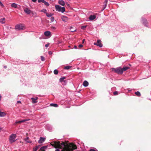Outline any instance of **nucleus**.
Here are the masks:
<instances>
[{
    "mask_svg": "<svg viewBox=\"0 0 151 151\" xmlns=\"http://www.w3.org/2000/svg\"><path fill=\"white\" fill-rule=\"evenodd\" d=\"M56 148H63V151H73L77 149L76 146L73 143H70L69 145H66L64 142H55Z\"/></svg>",
    "mask_w": 151,
    "mask_h": 151,
    "instance_id": "f257e3e1",
    "label": "nucleus"
},
{
    "mask_svg": "<svg viewBox=\"0 0 151 151\" xmlns=\"http://www.w3.org/2000/svg\"><path fill=\"white\" fill-rule=\"evenodd\" d=\"M112 71L114 72L115 73L118 74H122V68L119 67L116 68H112Z\"/></svg>",
    "mask_w": 151,
    "mask_h": 151,
    "instance_id": "f03ea898",
    "label": "nucleus"
},
{
    "mask_svg": "<svg viewBox=\"0 0 151 151\" xmlns=\"http://www.w3.org/2000/svg\"><path fill=\"white\" fill-rule=\"evenodd\" d=\"M16 134H12L9 137V141L10 143H12L15 142L17 140L16 139Z\"/></svg>",
    "mask_w": 151,
    "mask_h": 151,
    "instance_id": "7ed1b4c3",
    "label": "nucleus"
},
{
    "mask_svg": "<svg viewBox=\"0 0 151 151\" xmlns=\"http://www.w3.org/2000/svg\"><path fill=\"white\" fill-rule=\"evenodd\" d=\"M55 8L56 11L61 12L62 13H63L65 11V9L64 7H61L59 5H55Z\"/></svg>",
    "mask_w": 151,
    "mask_h": 151,
    "instance_id": "20e7f679",
    "label": "nucleus"
},
{
    "mask_svg": "<svg viewBox=\"0 0 151 151\" xmlns=\"http://www.w3.org/2000/svg\"><path fill=\"white\" fill-rule=\"evenodd\" d=\"M24 29V25L22 24H17L15 26V29L17 30H21Z\"/></svg>",
    "mask_w": 151,
    "mask_h": 151,
    "instance_id": "39448f33",
    "label": "nucleus"
},
{
    "mask_svg": "<svg viewBox=\"0 0 151 151\" xmlns=\"http://www.w3.org/2000/svg\"><path fill=\"white\" fill-rule=\"evenodd\" d=\"M95 45L99 46L100 47H101L103 46V44L101 43V41L100 40H97L96 43H95Z\"/></svg>",
    "mask_w": 151,
    "mask_h": 151,
    "instance_id": "423d86ee",
    "label": "nucleus"
},
{
    "mask_svg": "<svg viewBox=\"0 0 151 151\" xmlns=\"http://www.w3.org/2000/svg\"><path fill=\"white\" fill-rule=\"evenodd\" d=\"M46 138L40 137L39 140L38 141V142L40 144H41L43 143L45 140Z\"/></svg>",
    "mask_w": 151,
    "mask_h": 151,
    "instance_id": "0eeeda50",
    "label": "nucleus"
},
{
    "mask_svg": "<svg viewBox=\"0 0 151 151\" xmlns=\"http://www.w3.org/2000/svg\"><path fill=\"white\" fill-rule=\"evenodd\" d=\"M38 98L37 97H35L34 98L32 97L31 98V99L32 100V102L33 104H35L37 102V101Z\"/></svg>",
    "mask_w": 151,
    "mask_h": 151,
    "instance_id": "6e6552de",
    "label": "nucleus"
},
{
    "mask_svg": "<svg viewBox=\"0 0 151 151\" xmlns=\"http://www.w3.org/2000/svg\"><path fill=\"white\" fill-rule=\"evenodd\" d=\"M24 11L27 14H29L31 13V10L28 8H26L24 9Z\"/></svg>",
    "mask_w": 151,
    "mask_h": 151,
    "instance_id": "1a4fd4ad",
    "label": "nucleus"
},
{
    "mask_svg": "<svg viewBox=\"0 0 151 151\" xmlns=\"http://www.w3.org/2000/svg\"><path fill=\"white\" fill-rule=\"evenodd\" d=\"M61 19L63 21L65 22H67L68 20V17L65 16H63L61 17Z\"/></svg>",
    "mask_w": 151,
    "mask_h": 151,
    "instance_id": "9d476101",
    "label": "nucleus"
},
{
    "mask_svg": "<svg viewBox=\"0 0 151 151\" xmlns=\"http://www.w3.org/2000/svg\"><path fill=\"white\" fill-rule=\"evenodd\" d=\"M129 68V67L126 66H124L122 68V73H123L124 71Z\"/></svg>",
    "mask_w": 151,
    "mask_h": 151,
    "instance_id": "9b49d317",
    "label": "nucleus"
},
{
    "mask_svg": "<svg viewBox=\"0 0 151 151\" xmlns=\"http://www.w3.org/2000/svg\"><path fill=\"white\" fill-rule=\"evenodd\" d=\"M51 32L49 31H46L44 32V35L47 37H48L50 35Z\"/></svg>",
    "mask_w": 151,
    "mask_h": 151,
    "instance_id": "f8f14e48",
    "label": "nucleus"
},
{
    "mask_svg": "<svg viewBox=\"0 0 151 151\" xmlns=\"http://www.w3.org/2000/svg\"><path fill=\"white\" fill-rule=\"evenodd\" d=\"M83 85L84 87H87L88 85V83L86 81H84L83 82Z\"/></svg>",
    "mask_w": 151,
    "mask_h": 151,
    "instance_id": "ddd939ff",
    "label": "nucleus"
},
{
    "mask_svg": "<svg viewBox=\"0 0 151 151\" xmlns=\"http://www.w3.org/2000/svg\"><path fill=\"white\" fill-rule=\"evenodd\" d=\"M47 147L46 146H44L41 147L40 150L39 151H45V149H46Z\"/></svg>",
    "mask_w": 151,
    "mask_h": 151,
    "instance_id": "4468645a",
    "label": "nucleus"
},
{
    "mask_svg": "<svg viewBox=\"0 0 151 151\" xmlns=\"http://www.w3.org/2000/svg\"><path fill=\"white\" fill-rule=\"evenodd\" d=\"M38 3H40L41 2H42L43 3H44L45 5L47 6H48L49 5V3L45 1H38Z\"/></svg>",
    "mask_w": 151,
    "mask_h": 151,
    "instance_id": "2eb2a0df",
    "label": "nucleus"
},
{
    "mask_svg": "<svg viewBox=\"0 0 151 151\" xmlns=\"http://www.w3.org/2000/svg\"><path fill=\"white\" fill-rule=\"evenodd\" d=\"M5 20V18L0 19V22L2 24H4L5 23V22L4 21Z\"/></svg>",
    "mask_w": 151,
    "mask_h": 151,
    "instance_id": "dca6fc26",
    "label": "nucleus"
},
{
    "mask_svg": "<svg viewBox=\"0 0 151 151\" xmlns=\"http://www.w3.org/2000/svg\"><path fill=\"white\" fill-rule=\"evenodd\" d=\"M107 3V1H104V5L103 6H104V7L103 8V9H102V11H103L105 9V8H106Z\"/></svg>",
    "mask_w": 151,
    "mask_h": 151,
    "instance_id": "f3484780",
    "label": "nucleus"
},
{
    "mask_svg": "<svg viewBox=\"0 0 151 151\" xmlns=\"http://www.w3.org/2000/svg\"><path fill=\"white\" fill-rule=\"evenodd\" d=\"M11 6L12 7L14 8H17V4L15 3H12L11 5Z\"/></svg>",
    "mask_w": 151,
    "mask_h": 151,
    "instance_id": "a211bd4d",
    "label": "nucleus"
},
{
    "mask_svg": "<svg viewBox=\"0 0 151 151\" xmlns=\"http://www.w3.org/2000/svg\"><path fill=\"white\" fill-rule=\"evenodd\" d=\"M40 145L36 146L33 148V151H36L39 147Z\"/></svg>",
    "mask_w": 151,
    "mask_h": 151,
    "instance_id": "6ab92c4d",
    "label": "nucleus"
},
{
    "mask_svg": "<svg viewBox=\"0 0 151 151\" xmlns=\"http://www.w3.org/2000/svg\"><path fill=\"white\" fill-rule=\"evenodd\" d=\"M59 3L62 6H64L65 4L64 1H59Z\"/></svg>",
    "mask_w": 151,
    "mask_h": 151,
    "instance_id": "aec40b11",
    "label": "nucleus"
},
{
    "mask_svg": "<svg viewBox=\"0 0 151 151\" xmlns=\"http://www.w3.org/2000/svg\"><path fill=\"white\" fill-rule=\"evenodd\" d=\"M6 115L5 113L0 111V116H4Z\"/></svg>",
    "mask_w": 151,
    "mask_h": 151,
    "instance_id": "412c9836",
    "label": "nucleus"
},
{
    "mask_svg": "<svg viewBox=\"0 0 151 151\" xmlns=\"http://www.w3.org/2000/svg\"><path fill=\"white\" fill-rule=\"evenodd\" d=\"M70 31L71 32H73L76 31V29H73V27H70Z\"/></svg>",
    "mask_w": 151,
    "mask_h": 151,
    "instance_id": "4be33fe9",
    "label": "nucleus"
},
{
    "mask_svg": "<svg viewBox=\"0 0 151 151\" xmlns=\"http://www.w3.org/2000/svg\"><path fill=\"white\" fill-rule=\"evenodd\" d=\"M89 19L90 20H92L94 19V15H91L89 17Z\"/></svg>",
    "mask_w": 151,
    "mask_h": 151,
    "instance_id": "5701e85b",
    "label": "nucleus"
},
{
    "mask_svg": "<svg viewBox=\"0 0 151 151\" xmlns=\"http://www.w3.org/2000/svg\"><path fill=\"white\" fill-rule=\"evenodd\" d=\"M143 23L145 26H147V20L145 19H144L143 20Z\"/></svg>",
    "mask_w": 151,
    "mask_h": 151,
    "instance_id": "b1692460",
    "label": "nucleus"
},
{
    "mask_svg": "<svg viewBox=\"0 0 151 151\" xmlns=\"http://www.w3.org/2000/svg\"><path fill=\"white\" fill-rule=\"evenodd\" d=\"M50 105L51 106H53L55 107H58V105L52 103L50 104Z\"/></svg>",
    "mask_w": 151,
    "mask_h": 151,
    "instance_id": "393cba45",
    "label": "nucleus"
},
{
    "mask_svg": "<svg viewBox=\"0 0 151 151\" xmlns=\"http://www.w3.org/2000/svg\"><path fill=\"white\" fill-rule=\"evenodd\" d=\"M135 94L138 96H141V94L139 91H137L135 92Z\"/></svg>",
    "mask_w": 151,
    "mask_h": 151,
    "instance_id": "a878e982",
    "label": "nucleus"
},
{
    "mask_svg": "<svg viewBox=\"0 0 151 151\" xmlns=\"http://www.w3.org/2000/svg\"><path fill=\"white\" fill-rule=\"evenodd\" d=\"M46 16L48 17H51L52 16V14L51 13H49L47 12L46 13Z\"/></svg>",
    "mask_w": 151,
    "mask_h": 151,
    "instance_id": "bb28decb",
    "label": "nucleus"
},
{
    "mask_svg": "<svg viewBox=\"0 0 151 151\" xmlns=\"http://www.w3.org/2000/svg\"><path fill=\"white\" fill-rule=\"evenodd\" d=\"M72 67V66H65L64 67V69L66 70H68L70 69Z\"/></svg>",
    "mask_w": 151,
    "mask_h": 151,
    "instance_id": "cd10ccee",
    "label": "nucleus"
},
{
    "mask_svg": "<svg viewBox=\"0 0 151 151\" xmlns=\"http://www.w3.org/2000/svg\"><path fill=\"white\" fill-rule=\"evenodd\" d=\"M65 79V77H63L60 78L59 79V81L60 82H62L63 81L64 79Z\"/></svg>",
    "mask_w": 151,
    "mask_h": 151,
    "instance_id": "c85d7f7f",
    "label": "nucleus"
},
{
    "mask_svg": "<svg viewBox=\"0 0 151 151\" xmlns=\"http://www.w3.org/2000/svg\"><path fill=\"white\" fill-rule=\"evenodd\" d=\"M50 28H51V29L52 31H55L56 29V27H54V26H52L50 27Z\"/></svg>",
    "mask_w": 151,
    "mask_h": 151,
    "instance_id": "c756f323",
    "label": "nucleus"
},
{
    "mask_svg": "<svg viewBox=\"0 0 151 151\" xmlns=\"http://www.w3.org/2000/svg\"><path fill=\"white\" fill-rule=\"evenodd\" d=\"M54 73L55 75H57L58 73V71L56 70L55 69L54 70Z\"/></svg>",
    "mask_w": 151,
    "mask_h": 151,
    "instance_id": "7c9ffc66",
    "label": "nucleus"
},
{
    "mask_svg": "<svg viewBox=\"0 0 151 151\" xmlns=\"http://www.w3.org/2000/svg\"><path fill=\"white\" fill-rule=\"evenodd\" d=\"M86 26H82L81 27V29H83V30H84L86 28Z\"/></svg>",
    "mask_w": 151,
    "mask_h": 151,
    "instance_id": "2f4dec72",
    "label": "nucleus"
},
{
    "mask_svg": "<svg viewBox=\"0 0 151 151\" xmlns=\"http://www.w3.org/2000/svg\"><path fill=\"white\" fill-rule=\"evenodd\" d=\"M47 10L46 9H42L41 11V12H44V13H46V12Z\"/></svg>",
    "mask_w": 151,
    "mask_h": 151,
    "instance_id": "473e14b6",
    "label": "nucleus"
},
{
    "mask_svg": "<svg viewBox=\"0 0 151 151\" xmlns=\"http://www.w3.org/2000/svg\"><path fill=\"white\" fill-rule=\"evenodd\" d=\"M29 120V119H23L21 121V123L27 121L28 120Z\"/></svg>",
    "mask_w": 151,
    "mask_h": 151,
    "instance_id": "72a5a7b5",
    "label": "nucleus"
},
{
    "mask_svg": "<svg viewBox=\"0 0 151 151\" xmlns=\"http://www.w3.org/2000/svg\"><path fill=\"white\" fill-rule=\"evenodd\" d=\"M41 59L42 61H44L45 60L44 58L42 56H41Z\"/></svg>",
    "mask_w": 151,
    "mask_h": 151,
    "instance_id": "f704fd0d",
    "label": "nucleus"
},
{
    "mask_svg": "<svg viewBox=\"0 0 151 151\" xmlns=\"http://www.w3.org/2000/svg\"><path fill=\"white\" fill-rule=\"evenodd\" d=\"M114 95H116L118 94V92L117 91H115L113 93Z\"/></svg>",
    "mask_w": 151,
    "mask_h": 151,
    "instance_id": "c9c22d12",
    "label": "nucleus"
},
{
    "mask_svg": "<svg viewBox=\"0 0 151 151\" xmlns=\"http://www.w3.org/2000/svg\"><path fill=\"white\" fill-rule=\"evenodd\" d=\"M51 21L52 22H53L54 21V18L53 17H52L51 18Z\"/></svg>",
    "mask_w": 151,
    "mask_h": 151,
    "instance_id": "e433bc0d",
    "label": "nucleus"
},
{
    "mask_svg": "<svg viewBox=\"0 0 151 151\" xmlns=\"http://www.w3.org/2000/svg\"><path fill=\"white\" fill-rule=\"evenodd\" d=\"M29 139V137H27L26 138H25L24 139V140L26 141H27V140L28 139Z\"/></svg>",
    "mask_w": 151,
    "mask_h": 151,
    "instance_id": "4c0bfd02",
    "label": "nucleus"
},
{
    "mask_svg": "<svg viewBox=\"0 0 151 151\" xmlns=\"http://www.w3.org/2000/svg\"><path fill=\"white\" fill-rule=\"evenodd\" d=\"M0 6H1L3 7L4 5L0 1Z\"/></svg>",
    "mask_w": 151,
    "mask_h": 151,
    "instance_id": "58836bf2",
    "label": "nucleus"
},
{
    "mask_svg": "<svg viewBox=\"0 0 151 151\" xmlns=\"http://www.w3.org/2000/svg\"><path fill=\"white\" fill-rule=\"evenodd\" d=\"M83 46V45L81 44H80L78 45L79 47L81 48Z\"/></svg>",
    "mask_w": 151,
    "mask_h": 151,
    "instance_id": "ea45409f",
    "label": "nucleus"
},
{
    "mask_svg": "<svg viewBox=\"0 0 151 151\" xmlns=\"http://www.w3.org/2000/svg\"><path fill=\"white\" fill-rule=\"evenodd\" d=\"M49 43H48L47 44H46L45 45V47H48L49 46Z\"/></svg>",
    "mask_w": 151,
    "mask_h": 151,
    "instance_id": "a19ab883",
    "label": "nucleus"
},
{
    "mask_svg": "<svg viewBox=\"0 0 151 151\" xmlns=\"http://www.w3.org/2000/svg\"><path fill=\"white\" fill-rule=\"evenodd\" d=\"M27 142V143H31L32 142V141H29V140H27L26 141Z\"/></svg>",
    "mask_w": 151,
    "mask_h": 151,
    "instance_id": "79ce46f5",
    "label": "nucleus"
},
{
    "mask_svg": "<svg viewBox=\"0 0 151 151\" xmlns=\"http://www.w3.org/2000/svg\"><path fill=\"white\" fill-rule=\"evenodd\" d=\"M16 123H21V121H16Z\"/></svg>",
    "mask_w": 151,
    "mask_h": 151,
    "instance_id": "37998d69",
    "label": "nucleus"
},
{
    "mask_svg": "<svg viewBox=\"0 0 151 151\" xmlns=\"http://www.w3.org/2000/svg\"><path fill=\"white\" fill-rule=\"evenodd\" d=\"M89 151H94V149H90Z\"/></svg>",
    "mask_w": 151,
    "mask_h": 151,
    "instance_id": "c03bdc74",
    "label": "nucleus"
},
{
    "mask_svg": "<svg viewBox=\"0 0 151 151\" xmlns=\"http://www.w3.org/2000/svg\"><path fill=\"white\" fill-rule=\"evenodd\" d=\"M48 53L49 55H51L52 54V52L51 51L49 52Z\"/></svg>",
    "mask_w": 151,
    "mask_h": 151,
    "instance_id": "a18cd8bd",
    "label": "nucleus"
},
{
    "mask_svg": "<svg viewBox=\"0 0 151 151\" xmlns=\"http://www.w3.org/2000/svg\"><path fill=\"white\" fill-rule=\"evenodd\" d=\"M85 40L84 39H83L82 40V43L83 44L85 41Z\"/></svg>",
    "mask_w": 151,
    "mask_h": 151,
    "instance_id": "49530a36",
    "label": "nucleus"
},
{
    "mask_svg": "<svg viewBox=\"0 0 151 151\" xmlns=\"http://www.w3.org/2000/svg\"><path fill=\"white\" fill-rule=\"evenodd\" d=\"M74 48L75 49H76L77 48V47L76 45H75L74 46Z\"/></svg>",
    "mask_w": 151,
    "mask_h": 151,
    "instance_id": "de8ad7c7",
    "label": "nucleus"
},
{
    "mask_svg": "<svg viewBox=\"0 0 151 151\" xmlns=\"http://www.w3.org/2000/svg\"><path fill=\"white\" fill-rule=\"evenodd\" d=\"M17 103H21V101H17Z\"/></svg>",
    "mask_w": 151,
    "mask_h": 151,
    "instance_id": "09e8293b",
    "label": "nucleus"
},
{
    "mask_svg": "<svg viewBox=\"0 0 151 151\" xmlns=\"http://www.w3.org/2000/svg\"><path fill=\"white\" fill-rule=\"evenodd\" d=\"M66 5H67V6H69V4H67V3H66Z\"/></svg>",
    "mask_w": 151,
    "mask_h": 151,
    "instance_id": "8fccbe9b",
    "label": "nucleus"
},
{
    "mask_svg": "<svg viewBox=\"0 0 151 151\" xmlns=\"http://www.w3.org/2000/svg\"><path fill=\"white\" fill-rule=\"evenodd\" d=\"M55 151H60V150L59 149H57L55 150Z\"/></svg>",
    "mask_w": 151,
    "mask_h": 151,
    "instance_id": "3c124183",
    "label": "nucleus"
},
{
    "mask_svg": "<svg viewBox=\"0 0 151 151\" xmlns=\"http://www.w3.org/2000/svg\"><path fill=\"white\" fill-rule=\"evenodd\" d=\"M96 15H97V14H95V19H96Z\"/></svg>",
    "mask_w": 151,
    "mask_h": 151,
    "instance_id": "603ef678",
    "label": "nucleus"
},
{
    "mask_svg": "<svg viewBox=\"0 0 151 151\" xmlns=\"http://www.w3.org/2000/svg\"><path fill=\"white\" fill-rule=\"evenodd\" d=\"M39 39H40L41 40V39H42V37H39Z\"/></svg>",
    "mask_w": 151,
    "mask_h": 151,
    "instance_id": "864d4df0",
    "label": "nucleus"
},
{
    "mask_svg": "<svg viewBox=\"0 0 151 151\" xmlns=\"http://www.w3.org/2000/svg\"><path fill=\"white\" fill-rule=\"evenodd\" d=\"M34 2H35L37 1H32Z\"/></svg>",
    "mask_w": 151,
    "mask_h": 151,
    "instance_id": "5fc2aeb1",
    "label": "nucleus"
},
{
    "mask_svg": "<svg viewBox=\"0 0 151 151\" xmlns=\"http://www.w3.org/2000/svg\"><path fill=\"white\" fill-rule=\"evenodd\" d=\"M1 95H0V101L1 100Z\"/></svg>",
    "mask_w": 151,
    "mask_h": 151,
    "instance_id": "6e6d98bb",
    "label": "nucleus"
},
{
    "mask_svg": "<svg viewBox=\"0 0 151 151\" xmlns=\"http://www.w3.org/2000/svg\"><path fill=\"white\" fill-rule=\"evenodd\" d=\"M4 67L5 68H6V66H4Z\"/></svg>",
    "mask_w": 151,
    "mask_h": 151,
    "instance_id": "4d7b16f0",
    "label": "nucleus"
},
{
    "mask_svg": "<svg viewBox=\"0 0 151 151\" xmlns=\"http://www.w3.org/2000/svg\"><path fill=\"white\" fill-rule=\"evenodd\" d=\"M95 151H97V150H96L95 149Z\"/></svg>",
    "mask_w": 151,
    "mask_h": 151,
    "instance_id": "13d9d810",
    "label": "nucleus"
},
{
    "mask_svg": "<svg viewBox=\"0 0 151 151\" xmlns=\"http://www.w3.org/2000/svg\"><path fill=\"white\" fill-rule=\"evenodd\" d=\"M129 65L131 66V65L130 64H129Z\"/></svg>",
    "mask_w": 151,
    "mask_h": 151,
    "instance_id": "bf43d9fd",
    "label": "nucleus"
}]
</instances>
